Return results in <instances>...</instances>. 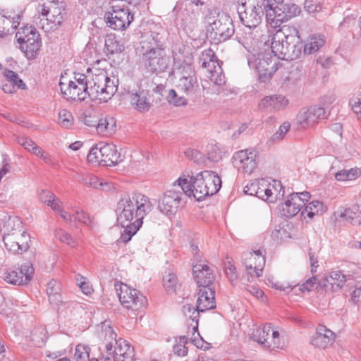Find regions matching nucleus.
Wrapping results in <instances>:
<instances>
[{"mask_svg":"<svg viewBox=\"0 0 361 361\" xmlns=\"http://www.w3.org/2000/svg\"><path fill=\"white\" fill-rule=\"evenodd\" d=\"M334 340L335 334L324 325L319 324L312 338L311 343L317 348L324 349L331 345Z\"/></svg>","mask_w":361,"mask_h":361,"instance_id":"cd10ccee","label":"nucleus"},{"mask_svg":"<svg viewBox=\"0 0 361 361\" xmlns=\"http://www.w3.org/2000/svg\"><path fill=\"white\" fill-rule=\"evenodd\" d=\"M176 183L187 196H192L197 201L216 194L221 187L220 177L216 173L208 170L195 176L192 172L183 174L173 183V186H176Z\"/></svg>","mask_w":361,"mask_h":361,"instance_id":"f03ea898","label":"nucleus"},{"mask_svg":"<svg viewBox=\"0 0 361 361\" xmlns=\"http://www.w3.org/2000/svg\"><path fill=\"white\" fill-rule=\"evenodd\" d=\"M82 180L86 185H89L94 188H99L102 185V183L99 182L98 178L92 174L87 175Z\"/></svg>","mask_w":361,"mask_h":361,"instance_id":"bf43d9fd","label":"nucleus"},{"mask_svg":"<svg viewBox=\"0 0 361 361\" xmlns=\"http://www.w3.org/2000/svg\"><path fill=\"white\" fill-rule=\"evenodd\" d=\"M152 209L153 204L145 194L133 192L121 195L116 209L117 222L124 228L120 241L129 242L142 226L145 216Z\"/></svg>","mask_w":361,"mask_h":361,"instance_id":"f257e3e1","label":"nucleus"},{"mask_svg":"<svg viewBox=\"0 0 361 361\" xmlns=\"http://www.w3.org/2000/svg\"><path fill=\"white\" fill-rule=\"evenodd\" d=\"M269 5V1H257L256 3L245 2L238 8L240 21L245 27L256 29L260 24L264 14V6Z\"/></svg>","mask_w":361,"mask_h":361,"instance_id":"0eeeda50","label":"nucleus"},{"mask_svg":"<svg viewBox=\"0 0 361 361\" xmlns=\"http://www.w3.org/2000/svg\"><path fill=\"white\" fill-rule=\"evenodd\" d=\"M33 154H35L37 157H39L41 159H42L47 164H51L52 163V158L51 155L44 152L40 147L37 145V147H35Z\"/></svg>","mask_w":361,"mask_h":361,"instance_id":"e2e57ef3","label":"nucleus"},{"mask_svg":"<svg viewBox=\"0 0 361 361\" xmlns=\"http://www.w3.org/2000/svg\"><path fill=\"white\" fill-rule=\"evenodd\" d=\"M183 193L181 189L177 191L169 190L165 192L159 203L160 212L167 216L174 214L180 203Z\"/></svg>","mask_w":361,"mask_h":361,"instance_id":"aec40b11","label":"nucleus"},{"mask_svg":"<svg viewBox=\"0 0 361 361\" xmlns=\"http://www.w3.org/2000/svg\"><path fill=\"white\" fill-rule=\"evenodd\" d=\"M59 123L63 128H70L73 123V117L71 113L66 109H61L59 112Z\"/></svg>","mask_w":361,"mask_h":361,"instance_id":"49530a36","label":"nucleus"},{"mask_svg":"<svg viewBox=\"0 0 361 361\" xmlns=\"http://www.w3.org/2000/svg\"><path fill=\"white\" fill-rule=\"evenodd\" d=\"M20 49L29 59H35L42 45L39 34L32 26L22 27L16 34Z\"/></svg>","mask_w":361,"mask_h":361,"instance_id":"423d86ee","label":"nucleus"},{"mask_svg":"<svg viewBox=\"0 0 361 361\" xmlns=\"http://www.w3.org/2000/svg\"><path fill=\"white\" fill-rule=\"evenodd\" d=\"M75 219L80 222L83 223L85 225H91L92 221L89 214L82 210H76Z\"/></svg>","mask_w":361,"mask_h":361,"instance_id":"6e6d98bb","label":"nucleus"},{"mask_svg":"<svg viewBox=\"0 0 361 361\" xmlns=\"http://www.w3.org/2000/svg\"><path fill=\"white\" fill-rule=\"evenodd\" d=\"M104 18L111 28L115 30H124L133 20V14L128 8L113 6L111 11L105 13Z\"/></svg>","mask_w":361,"mask_h":361,"instance_id":"ddd939ff","label":"nucleus"},{"mask_svg":"<svg viewBox=\"0 0 361 361\" xmlns=\"http://www.w3.org/2000/svg\"><path fill=\"white\" fill-rule=\"evenodd\" d=\"M276 33H280V36L285 39L288 43L293 44L298 47L300 42V37L298 29L290 25H283Z\"/></svg>","mask_w":361,"mask_h":361,"instance_id":"c9c22d12","label":"nucleus"},{"mask_svg":"<svg viewBox=\"0 0 361 361\" xmlns=\"http://www.w3.org/2000/svg\"><path fill=\"white\" fill-rule=\"evenodd\" d=\"M350 104L353 111L357 114L358 117L361 114V92H358L350 99Z\"/></svg>","mask_w":361,"mask_h":361,"instance_id":"5fc2aeb1","label":"nucleus"},{"mask_svg":"<svg viewBox=\"0 0 361 361\" xmlns=\"http://www.w3.org/2000/svg\"><path fill=\"white\" fill-rule=\"evenodd\" d=\"M182 312L184 316L188 318V325L192 326V342L197 348H202V345H200V342H202V338H200V335L197 331L199 314L200 312L198 311L197 307L195 308L192 305L186 304L182 307Z\"/></svg>","mask_w":361,"mask_h":361,"instance_id":"a878e982","label":"nucleus"},{"mask_svg":"<svg viewBox=\"0 0 361 361\" xmlns=\"http://www.w3.org/2000/svg\"><path fill=\"white\" fill-rule=\"evenodd\" d=\"M55 237L61 242L68 245L75 247L77 245L76 240L66 231L62 228H58L55 231Z\"/></svg>","mask_w":361,"mask_h":361,"instance_id":"c03bdc74","label":"nucleus"},{"mask_svg":"<svg viewBox=\"0 0 361 361\" xmlns=\"http://www.w3.org/2000/svg\"><path fill=\"white\" fill-rule=\"evenodd\" d=\"M82 121L83 123L87 126L97 128L98 119L95 116L84 114Z\"/></svg>","mask_w":361,"mask_h":361,"instance_id":"774afa93","label":"nucleus"},{"mask_svg":"<svg viewBox=\"0 0 361 361\" xmlns=\"http://www.w3.org/2000/svg\"><path fill=\"white\" fill-rule=\"evenodd\" d=\"M259 187V180H256L253 183H251L250 184L245 186L244 192L246 194L255 195L258 197Z\"/></svg>","mask_w":361,"mask_h":361,"instance_id":"680f3d73","label":"nucleus"},{"mask_svg":"<svg viewBox=\"0 0 361 361\" xmlns=\"http://www.w3.org/2000/svg\"><path fill=\"white\" fill-rule=\"evenodd\" d=\"M115 288L121 304L127 309L137 310L147 304L146 298L137 289L127 284H115Z\"/></svg>","mask_w":361,"mask_h":361,"instance_id":"6e6552de","label":"nucleus"},{"mask_svg":"<svg viewBox=\"0 0 361 361\" xmlns=\"http://www.w3.org/2000/svg\"><path fill=\"white\" fill-rule=\"evenodd\" d=\"M290 124L288 122L283 123L279 130L273 135L271 140L273 142H279L281 140L285 135L289 131Z\"/></svg>","mask_w":361,"mask_h":361,"instance_id":"864d4df0","label":"nucleus"},{"mask_svg":"<svg viewBox=\"0 0 361 361\" xmlns=\"http://www.w3.org/2000/svg\"><path fill=\"white\" fill-rule=\"evenodd\" d=\"M318 279L317 276H312L307 279L304 283H302L300 288L299 290L302 292L304 291H310L313 289L314 285L317 283Z\"/></svg>","mask_w":361,"mask_h":361,"instance_id":"052dcab7","label":"nucleus"},{"mask_svg":"<svg viewBox=\"0 0 361 361\" xmlns=\"http://www.w3.org/2000/svg\"><path fill=\"white\" fill-rule=\"evenodd\" d=\"M202 66L209 73V79L216 85L221 86L225 83V77L222 68L216 58L214 51L208 49L202 52L200 58Z\"/></svg>","mask_w":361,"mask_h":361,"instance_id":"9b49d317","label":"nucleus"},{"mask_svg":"<svg viewBox=\"0 0 361 361\" xmlns=\"http://www.w3.org/2000/svg\"><path fill=\"white\" fill-rule=\"evenodd\" d=\"M267 1V0H263ZM268 1V0H267ZM267 20L271 26H280V23L285 21L286 16L283 13V2L276 3V0H269V5L264 6Z\"/></svg>","mask_w":361,"mask_h":361,"instance_id":"bb28decb","label":"nucleus"},{"mask_svg":"<svg viewBox=\"0 0 361 361\" xmlns=\"http://www.w3.org/2000/svg\"><path fill=\"white\" fill-rule=\"evenodd\" d=\"M101 143L92 147L87 157V159L90 163L101 164L102 153Z\"/></svg>","mask_w":361,"mask_h":361,"instance_id":"09e8293b","label":"nucleus"},{"mask_svg":"<svg viewBox=\"0 0 361 361\" xmlns=\"http://www.w3.org/2000/svg\"><path fill=\"white\" fill-rule=\"evenodd\" d=\"M19 144L23 146L25 149L33 153L35 147H37L32 140L27 137H20L18 140Z\"/></svg>","mask_w":361,"mask_h":361,"instance_id":"13d9d810","label":"nucleus"},{"mask_svg":"<svg viewBox=\"0 0 361 361\" xmlns=\"http://www.w3.org/2000/svg\"><path fill=\"white\" fill-rule=\"evenodd\" d=\"M271 49L275 56L279 59L293 60L301 55L302 44H299L297 47L283 39L280 33H276L272 38Z\"/></svg>","mask_w":361,"mask_h":361,"instance_id":"f8f14e48","label":"nucleus"},{"mask_svg":"<svg viewBox=\"0 0 361 361\" xmlns=\"http://www.w3.org/2000/svg\"><path fill=\"white\" fill-rule=\"evenodd\" d=\"M90 348L88 345L78 344L76 345L74 353L75 361H88L90 359Z\"/></svg>","mask_w":361,"mask_h":361,"instance_id":"37998d69","label":"nucleus"},{"mask_svg":"<svg viewBox=\"0 0 361 361\" xmlns=\"http://www.w3.org/2000/svg\"><path fill=\"white\" fill-rule=\"evenodd\" d=\"M124 49V45L114 35H109L106 37L104 50L106 54L121 53Z\"/></svg>","mask_w":361,"mask_h":361,"instance_id":"4c0bfd02","label":"nucleus"},{"mask_svg":"<svg viewBox=\"0 0 361 361\" xmlns=\"http://www.w3.org/2000/svg\"><path fill=\"white\" fill-rule=\"evenodd\" d=\"M116 122L114 117L106 116L98 119L97 131L103 136H110L116 131Z\"/></svg>","mask_w":361,"mask_h":361,"instance_id":"72a5a7b5","label":"nucleus"},{"mask_svg":"<svg viewBox=\"0 0 361 361\" xmlns=\"http://www.w3.org/2000/svg\"><path fill=\"white\" fill-rule=\"evenodd\" d=\"M175 344L173 345V349L176 355L178 356H185L188 353V348L185 344L188 342L186 336H180L179 340L176 339Z\"/></svg>","mask_w":361,"mask_h":361,"instance_id":"de8ad7c7","label":"nucleus"},{"mask_svg":"<svg viewBox=\"0 0 361 361\" xmlns=\"http://www.w3.org/2000/svg\"><path fill=\"white\" fill-rule=\"evenodd\" d=\"M323 212V204L318 200H314L310 202L306 207L302 210L301 216L304 219L308 216L310 219H312L315 215L322 214Z\"/></svg>","mask_w":361,"mask_h":361,"instance_id":"58836bf2","label":"nucleus"},{"mask_svg":"<svg viewBox=\"0 0 361 361\" xmlns=\"http://www.w3.org/2000/svg\"><path fill=\"white\" fill-rule=\"evenodd\" d=\"M6 249L13 254H23L30 248V236L23 231L19 236L7 234L3 236Z\"/></svg>","mask_w":361,"mask_h":361,"instance_id":"6ab92c4d","label":"nucleus"},{"mask_svg":"<svg viewBox=\"0 0 361 361\" xmlns=\"http://www.w3.org/2000/svg\"><path fill=\"white\" fill-rule=\"evenodd\" d=\"M20 18L19 14L11 18L0 13V37L4 38L17 29L20 25Z\"/></svg>","mask_w":361,"mask_h":361,"instance_id":"473e14b6","label":"nucleus"},{"mask_svg":"<svg viewBox=\"0 0 361 361\" xmlns=\"http://www.w3.org/2000/svg\"><path fill=\"white\" fill-rule=\"evenodd\" d=\"M328 116L329 113L324 107L312 106L301 109L297 116V121L302 128H308L314 126Z\"/></svg>","mask_w":361,"mask_h":361,"instance_id":"a211bd4d","label":"nucleus"},{"mask_svg":"<svg viewBox=\"0 0 361 361\" xmlns=\"http://www.w3.org/2000/svg\"><path fill=\"white\" fill-rule=\"evenodd\" d=\"M51 202V203H49L48 206L51 207L55 212L60 213L63 212V203L58 197H55Z\"/></svg>","mask_w":361,"mask_h":361,"instance_id":"338daca9","label":"nucleus"},{"mask_svg":"<svg viewBox=\"0 0 361 361\" xmlns=\"http://www.w3.org/2000/svg\"><path fill=\"white\" fill-rule=\"evenodd\" d=\"M38 12L43 16H46L48 21L55 25H60L63 20L64 8L58 1H49L40 6Z\"/></svg>","mask_w":361,"mask_h":361,"instance_id":"412c9836","label":"nucleus"},{"mask_svg":"<svg viewBox=\"0 0 361 361\" xmlns=\"http://www.w3.org/2000/svg\"><path fill=\"white\" fill-rule=\"evenodd\" d=\"M329 278L332 281L331 286L333 289L335 288V286L336 288H341L346 281V276L341 271H331Z\"/></svg>","mask_w":361,"mask_h":361,"instance_id":"a18cd8bd","label":"nucleus"},{"mask_svg":"<svg viewBox=\"0 0 361 361\" xmlns=\"http://www.w3.org/2000/svg\"><path fill=\"white\" fill-rule=\"evenodd\" d=\"M289 104V101L282 94H273L264 97L259 103L261 109H271L281 111L284 109Z\"/></svg>","mask_w":361,"mask_h":361,"instance_id":"7c9ffc66","label":"nucleus"},{"mask_svg":"<svg viewBox=\"0 0 361 361\" xmlns=\"http://www.w3.org/2000/svg\"><path fill=\"white\" fill-rule=\"evenodd\" d=\"M208 156L209 159L214 161H218L222 157L221 151L216 146L212 147V151L209 152Z\"/></svg>","mask_w":361,"mask_h":361,"instance_id":"69168bd1","label":"nucleus"},{"mask_svg":"<svg viewBox=\"0 0 361 361\" xmlns=\"http://www.w3.org/2000/svg\"><path fill=\"white\" fill-rule=\"evenodd\" d=\"M60 90L63 97L69 100L84 101L87 97L90 98V89L82 87L80 85L73 83V80L68 82L61 81L59 82Z\"/></svg>","mask_w":361,"mask_h":361,"instance_id":"393cba45","label":"nucleus"},{"mask_svg":"<svg viewBox=\"0 0 361 361\" xmlns=\"http://www.w3.org/2000/svg\"><path fill=\"white\" fill-rule=\"evenodd\" d=\"M35 269L31 262H25L20 267H13L6 270L3 279L6 283L15 286L28 283L33 278Z\"/></svg>","mask_w":361,"mask_h":361,"instance_id":"4468645a","label":"nucleus"},{"mask_svg":"<svg viewBox=\"0 0 361 361\" xmlns=\"http://www.w3.org/2000/svg\"><path fill=\"white\" fill-rule=\"evenodd\" d=\"M108 332L112 339H116V334L113 329L109 326ZM114 350L113 352L116 355L117 361H133L134 357L133 347L126 340L120 338L115 340Z\"/></svg>","mask_w":361,"mask_h":361,"instance_id":"b1692460","label":"nucleus"},{"mask_svg":"<svg viewBox=\"0 0 361 361\" xmlns=\"http://www.w3.org/2000/svg\"><path fill=\"white\" fill-rule=\"evenodd\" d=\"M102 160L101 164L105 166H115L121 161V154L118 152L116 145L113 144L101 143Z\"/></svg>","mask_w":361,"mask_h":361,"instance_id":"2f4dec72","label":"nucleus"},{"mask_svg":"<svg viewBox=\"0 0 361 361\" xmlns=\"http://www.w3.org/2000/svg\"><path fill=\"white\" fill-rule=\"evenodd\" d=\"M252 338L264 348L270 350L281 348L283 346L279 331L269 323L255 329Z\"/></svg>","mask_w":361,"mask_h":361,"instance_id":"9d476101","label":"nucleus"},{"mask_svg":"<svg viewBox=\"0 0 361 361\" xmlns=\"http://www.w3.org/2000/svg\"><path fill=\"white\" fill-rule=\"evenodd\" d=\"M180 77L176 85L177 91L170 90L168 100L176 106L185 105L188 99L183 95L193 97L200 90V85L194 68L190 62L183 63L180 67Z\"/></svg>","mask_w":361,"mask_h":361,"instance_id":"20e7f679","label":"nucleus"},{"mask_svg":"<svg viewBox=\"0 0 361 361\" xmlns=\"http://www.w3.org/2000/svg\"><path fill=\"white\" fill-rule=\"evenodd\" d=\"M263 250H257L254 252H246L242 255L243 264L247 274L252 278L259 277L265 265V257Z\"/></svg>","mask_w":361,"mask_h":361,"instance_id":"f3484780","label":"nucleus"},{"mask_svg":"<svg viewBox=\"0 0 361 361\" xmlns=\"http://www.w3.org/2000/svg\"><path fill=\"white\" fill-rule=\"evenodd\" d=\"M259 185L258 197L265 201L274 202V192L271 190L269 183L267 180L261 179L259 180Z\"/></svg>","mask_w":361,"mask_h":361,"instance_id":"ea45409f","label":"nucleus"},{"mask_svg":"<svg viewBox=\"0 0 361 361\" xmlns=\"http://www.w3.org/2000/svg\"><path fill=\"white\" fill-rule=\"evenodd\" d=\"M283 13L286 16V20H288L293 18L300 13V8L295 4H284L283 3Z\"/></svg>","mask_w":361,"mask_h":361,"instance_id":"8fccbe9b","label":"nucleus"},{"mask_svg":"<svg viewBox=\"0 0 361 361\" xmlns=\"http://www.w3.org/2000/svg\"><path fill=\"white\" fill-rule=\"evenodd\" d=\"M4 75L8 83L12 85L13 86H16L17 90L27 89L26 85L23 81V80L20 78V77L16 72L11 70H5V71L4 72Z\"/></svg>","mask_w":361,"mask_h":361,"instance_id":"79ce46f5","label":"nucleus"},{"mask_svg":"<svg viewBox=\"0 0 361 361\" xmlns=\"http://www.w3.org/2000/svg\"><path fill=\"white\" fill-rule=\"evenodd\" d=\"M225 274L232 283L237 280L238 277L236 268L230 260L225 262Z\"/></svg>","mask_w":361,"mask_h":361,"instance_id":"603ef678","label":"nucleus"},{"mask_svg":"<svg viewBox=\"0 0 361 361\" xmlns=\"http://www.w3.org/2000/svg\"><path fill=\"white\" fill-rule=\"evenodd\" d=\"M326 42L325 37L322 35H313L309 37L306 44H302L304 54H312L322 47Z\"/></svg>","mask_w":361,"mask_h":361,"instance_id":"f704fd0d","label":"nucleus"},{"mask_svg":"<svg viewBox=\"0 0 361 361\" xmlns=\"http://www.w3.org/2000/svg\"><path fill=\"white\" fill-rule=\"evenodd\" d=\"M271 190L274 192L273 197L274 201L277 199L283 197L285 195L284 188L283 187L280 180H273L271 183H269Z\"/></svg>","mask_w":361,"mask_h":361,"instance_id":"3c124183","label":"nucleus"},{"mask_svg":"<svg viewBox=\"0 0 361 361\" xmlns=\"http://www.w3.org/2000/svg\"><path fill=\"white\" fill-rule=\"evenodd\" d=\"M258 152L254 149L240 150L233 155V164L238 171L251 174L257 167Z\"/></svg>","mask_w":361,"mask_h":361,"instance_id":"2eb2a0df","label":"nucleus"},{"mask_svg":"<svg viewBox=\"0 0 361 361\" xmlns=\"http://www.w3.org/2000/svg\"><path fill=\"white\" fill-rule=\"evenodd\" d=\"M73 83L90 89V99L107 102L117 92L118 78L109 75L102 69H95L91 75L76 74Z\"/></svg>","mask_w":361,"mask_h":361,"instance_id":"7ed1b4c3","label":"nucleus"},{"mask_svg":"<svg viewBox=\"0 0 361 361\" xmlns=\"http://www.w3.org/2000/svg\"><path fill=\"white\" fill-rule=\"evenodd\" d=\"M192 274L197 286L210 287L215 280L214 271L205 263H192Z\"/></svg>","mask_w":361,"mask_h":361,"instance_id":"4be33fe9","label":"nucleus"},{"mask_svg":"<svg viewBox=\"0 0 361 361\" xmlns=\"http://www.w3.org/2000/svg\"><path fill=\"white\" fill-rule=\"evenodd\" d=\"M140 56L142 64L149 72L160 73L169 68V58L154 40L142 42Z\"/></svg>","mask_w":361,"mask_h":361,"instance_id":"39448f33","label":"nucleus"},{"mask_svg":"<svg viewBox=\"0 0 361 361\" xmlns=\"http://www.w3.org/2000/svg\"><path fill=\"white\" fill-rule=\"evenodd\" d=\"M258 73V79L261 82H267L277 71V63L269 54L264 55L259 58L256 66Z\"/></svg>","mask_w":361,"mask_h":361,"instance_id":"5701e85b","label":"nucleus"},{"mask_svg":"<svg viewBox=\"0 0 361 361\" xmlns=\"http://www.w3.org/2000/svg\"><path fill=\"white\" fill-rule=\"evenodd\" d=\"M310 194L308 192L290 194L285 202L280 205L281 215L286 218L295 216L310 199Z\"/></svg>","mask_w":361,"mask_h":361,"instance_id":"dca6fc26","label":"nucleus"},{"mask_svg":"<svg viewBox=\"0 0 361 361\" xmlns=\"http://www.w3.org/2000/svg\"><path fill=\"white\" fill-rule=\"evenodd\" d=\"M234 32L233 20L226 15L219 14L217 19L209 23V37L215 44L226 41L233 35Z\"/></svg>","mask_w":361,"mask_h":361,"instance_id":"1a4fd4ad","label":"nucleus"},{"mask_svg":"<svg viewBox=\"0 0 361 361\" xmlns=\"http://www.w3.org/2000/svg\"><path fill=\"white\" fill-rule=\"evenodd\" d=\"M130 103L133 107L140 112H147L151 107L149 91L139 87L137 90L130 94Z\"/></svg>","mask_w":361,"mask_h":361,"instance_id":"c85d7f7f","label":"nucleus"},{"mask_svg":"<svg viewBox=\"0 0 361 361\" xmlns=\"http://www.w3.org/2000/svg\"><path fill=\"white\" fill-rule=\"evenodd\" d=\"M176 276L173 273H169L163 278V283L166 288H173L176 286Z\"/></svg>","mask_w":361,"mask_h":361,"instance_id":"4d7b16f0","label":"nucleus"},{"mask_svg":"<svg viewBox=\"0 0 361 361\" xmlns=\"http://www.w3.org/2000/svg\"><path fill=\"white\" fill-rule=\"evenodd\" d=\"M215 292L211 287L200 288L197 300V308L199 312H204L216 307Z\"/></svg>","mask_w":361,"mask_h":361,"instance_id":"c756f323","label":"nucleus"},{"mask_svg":"<svg viewBox=\"0 0 361 361\" xmlns=\"http://www.w3.org/2000/svg\"><path fill=\"white\" fill-rule=\"evenodd\" d=\"M39 199L41 202H44L46 204H49L51 203L52 199L55 198V195L50 191L48 190H42V192L39 195Z\"/></svg>","mask_w":361,"mask_h":361,"instance_id":"0e129e2a","label":"nucleus"},{"mask_svg":"<svg viewBox=\"0 0 361 361\" xmlns=\"http://www.w3.org/2000/svg\"><path fill=\"white\" fill-rule=\"evenodd\" d=\"M59 290L60 286L56 281L52 280L48 283L47 287V293L49 296L50 302L57 304L61 301Z\"/></svg>","mask_w":361,"mask_h":361,"instance_id":"a19ab883","label":"nucleus"},{"mask_svg":"<svg viewBox=\"0 0 361 361\" xmlns=\"http://www.w3.org/2000/svg\"><path fill=\"white\" fill-rule=\"evenodd\" d=\"M255 30L253 27H245V30L236 34L237 41L246 49H250L255 40L257 35L254 32Z\"/></svg>","mask_w":361,"mask_h":361,"instance_id":"e433bc0d","label":"nucleus"}]
</instances>
